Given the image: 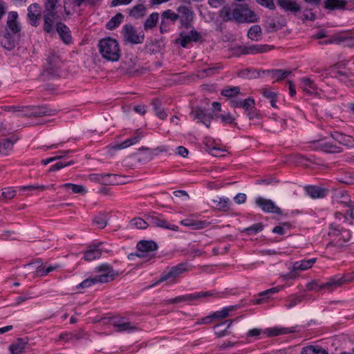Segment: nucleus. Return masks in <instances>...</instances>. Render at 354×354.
Instances as JSON below:
<instances>
[{
	"label": "nucleus",
	"instance_id": "1",
	"mask_svg": "<svg viewBox=\"0 0 354 354\" xmlns=\"http://www.w3.org/2000/svg\"><path fill=\"white\" fill-rule=\"evenodd\" d=\"M335 221L329 225L328 236L330 237V241L326 244V248L334 252L341 250L344 244L350 241L351 238V232L345 229L343 223L348 222V218L345 214L340 212H336L334 214Z\"/></svg>",
	"mask_w": 354,
	"mask_h": 354
},
{
	"label": "nucleus",
	"instance_id": "2",
	"mask_svg": "<svg viewBox=\"0 0 354 354\" xmlns=\"http://www.w3.org/2000/svg\"><path fill=\"white\" fill-rule=\"evenodd\" d=\"M94 272L96 273L95 276L84 279L77 287L85 288L96 283H109L114 281L120 275V272L114 270L113 267L107 263L97 266L95 268Z\"/></svg>",
	"mask_w": 354,
	"mask_h": 354
},
{
	"label": "nucleus",
	"instance_id": "3",
	"mask_svg": "<svg viewBox=\"0 0 354 354\" xmlns=\"http://www.w3.org/2000/svg\"><path fill=\"white\" fill-rule=\"evenodd\" d=\"M97 47L99 54L106 62H118L122 56V51L118 41L111 37L100 39L98 41Z\"/></svg>",
	"mask_w": 354,
	"mask_h": 354
},
{
	"label": "nucleus",
	"instance_id": "4",
	"mask_svg": "<svg viewBox=\"0 0 354 354\" xmlns=\"http://www.w3.org/2000/svg\"><path fill=\"white\" fill-rule=\"evenodd\" d=\"M158 248L156 242L152 240L140 241L136 245L138 257L145 259V261H150L156 258V254L153 252L157 250Z\"/></svg>",
	"mask_w": 354,
	"mask_h": 354
},
{
	"label": "nucleus",
	"instance_id": "5",
	"mask_svg": "<svg viewBox=\"0 0 354 354\" xmlns=\"http://www.w3.org/2000/svg\"><path fill=\"white\" fill-rule=\"evenodd\" d=\"M219 297V294L215 290L209 291H201L184 295H180L168 300V303L174 304L180 302H190L192 301L204 299L207 297Z\"/></svg>",
	"mask_w": 354,
	"mask_h": 354
},
{
	"label": "nucleus",
	"instance_id": "6",
	"mask_svg": "<svg viewBox=\"0 0 354 354\" xmlns=\"http://www.w3.org/2000/svg\"><path fill=\"white\" fill-rule=\"evenodd\" d=\"M46 61L47 63L45 69L43 71V75L46 76L48 79L59 77L63 65L60 57L53 53L47 58Z\"/></svg>",
	"mask_w": 354,
	"mask_h": 354
},
{
	"label": "nucleus",
	"instance_id": "7",
	"mask_svg": "<svg viewBox=\"0 0 354 354\" xmlns=\"http://www.w3.org/2000/svg\"><path fill=\"white\" fill-rule=\"evenodd\" d=\"M186 270L187 264L185 263H181L172 266L168 271L164 272L158 280L150 287H154L155 286L166 281H169L170 282L174 283L175 279Z\"/></svg>",
	"mask_w": 354,
	"mask_h": 354
},
{
	"label": "nucleus",
	"instance_id": "8",
	"mask_svg": "<svg viewBox=\"0 0 354 354\" xmlns=\"http://www.w3.org/2000/svg\"><path fill=\"white\" fill-rule=\"evenodd\" d=\"M105 243L95 241L87 247L84 258L87 261H91L100 258L102 252H109L110 250L106 248Z\"/></svg>",
	"mask_w": 354,
	"mask_h": 354
},
{
	"label": "nucleus",
	"instance_id": "9",
	"mask_svg": "<svg viewBox=\"0 0 354 354\" xmlns=\"http://www.w3.org/2000/svg\"><path fill=\"white\" fill-rule=\"evenodd\" d=\"M122 34L126 42L138 44L144 41L143 33L137 32V30L131 24H125L122 28Z\"/></svg>",
	"mask_w": 354,
	"mask_h": 354
},
{
	"label": "nucleus",
	"instance_id": "10",
	"mask_svg": "<svg viewBox=\"0 0 354 354\" xmlns=\"http://www.w3.org/2000/svg\"><path fill=\"white\" fill-rule=\"evenodd\" d=\"M176 10L181 26L186 29L190 28L194 16L192 8L187 6H180Z\"/></svg>",
	"mask_w": 354,
	"mask_h": 354
},
{
	"label": "nucleus",
	"instance_id": "11",
	"mask_svg": "<svg viewBox=\"0 0 354 354\" xmlns=\"http://www.w3.org/2000/svg\"><path fill=\"white\" fill-rule=\"evenodd\" d=\"M147 220L150 226L153 227H160L174 232H178L179 230L178 225L171 224L169 221L165 219L164 216L161 214L150 216Z\"/></svg>",
	"mask_w": 354,
	"mask_h": 354
},
{
	"label": "nucleus",
	"instance_id": "12",
	"mask_svg": "<svg viewBox=\"0 0 354 354\" xmlns=\"http://www.w3.org/2000/svg\"><path fill=\"white\" fill-rule=\"evenodd\" d=\"M255 204L266 213H272L277 215H281L282 210L279 207L270 199L264 198L259 196L255 200Z\"/></svg>",
	"mask_w": 354,
	"mask_h": 354
},
{
	"label": "nucleus",
	"instance_id": "13",
	"mask_svg": "<svg viewBox=\"0 0 354 354\" xmlns=\"http://www.w3.org/2000/svg\"><path fill=\"white\" fill-rule=\"evenodd\" d=\"M191 115H193L194 120H197V122L203 123L207 128L210 127L213 118L212 113L208 112L205 109L198 106L192 111Z\"/></svg>",
	"mask_w": 354,
	"mask_h": 354
},
{
	"label": "nucleus",
	"instance_id": "14",
	"mask_svg": "<svg viewBox=\"0 0 354 354\" xmlns=\"http://www.w3.org/2000/svg\"><path fill=\"white\" fill-rule=\"evenodd\" d=\"M351 281V279H348L346 275H336L330 278L328 281L322 283L319 286V288L320 290L326 289L332 291Z\"/></svg>",
	"mask_w": 354,
	"mask_h": 354
},
{
	"label": "nucleus",
	"instance_id": "15",
	"mask_svg": "<svg viewBox=\"0 0 354 354\" xmlns=\"http://www.w3.org/2000/svg\"><path fill=\"white\" fill-rule=\"evenodd\" d=\"M238 22L254 23L257 21V15L246 6H238Z\"/></svg>",
	"mask_w": 354,
	"mask_h": 354
},
{
	"label": "nucleus",
	"instance_id": "16",
	"mask_svg": "<svg viewBox=\"0 0 354 354\" xmlns=\"http://www.w3.org/2000/svg\"><path fill=\"white\" fill-rule=\"evenodd\" d=\"M24 117L28 118H38L42 117L45 115H50V110L48 109L46 106H28L24 107Z\"/></svg>",
	"mask_w": 354,
	"mask_h": 354
},
{
	"label": "nucleus",
	"instance_id": "17",
	"mask_svg": "<svg viewBox=\"0 0 354 354\" xmlns=\"http://www.w3.org/2000/svg\"><path fill=\"white\" fill-rule=\"evenodd\" d=\"M312 147L315 149L330 153H337L342 151V148L330 142H324L322 140H315L312 142Z\"/></svg>",
	"mask_w": 354,
	"mask_h": 354
},
{
	"label": "nucleus",
	"instance_id": "18",
	"mask_svg": "<svg viewBox=\"0 0 354 354\" xmlns=\"http://www.w3.org/2000/svg\"><path fill=\"white\" fill-rule=\"evenodd\" d=\"M41 15L39 5L37 3L30 4L28 8V19L29 24L35 27L38 26Z\"/></svg>",
	"mask_w": 354,
	"mask_h": 354
},
{
	"label": "nucleus",
	"instance_id": "19",
	"mask_svg": "<svg viewBox=\"0 0 354 354\" xmlns=\"http://www.w3.org/2000/svg\"><path fill=\"white\" fill-rule=\"evenodd\" d=\"M306 194L313 199L324 198L328 194V189L316 185H307L304 187Z\"/></svg>",
	"mask_w": 354,
	"mask_h": 354
},
{
	"label": "nucleus",
	"instance_id": "20",
	"mask_svg": "<svg viewBox=\"0 0 354 354\" xmlns=\"http://www.w3.org/2000/svg\"><path fill=\"white\" fill-rule=\"evenodd\" d=\"M238 6L232 8L230 6H224L219 11V16L225 21L235 20L238 21Z\"/></svg>",
	"mask_w": 354,
	"mask_h": 354
},
{
	"label": "nucleus",
	"instance_id": "21",
	"mask_svg": "<svg viewBox=\"0 0 354 354\" xmlns=\"http://www.w3.org/2000/svg\"><path fill=\"white\" fill-rule=\"evenodd\" d=\"M88 179L92 182L109 185L115 183V175L112 174H91L88 175Z\"/></svg>",
	"mask_w": 354,
	"mask_h": 354
},
{
	"label": "nucleus",
	"instance_id": "22",
	"mask_svg": "<svg viewBox=\"0 0 354 354\" xmlns=\"http://www.w3.org/2000/svg\"><path fill=\"white\" fill-rule=\"evenodd\" d=\"M261 72L262 76L263 75H268L270 77L271 80H273L274 82H279L282 80L286 78L291 73L290 71L282 69H262Z\"/></svg>",
	"mask_w": 354,
	"mask_h": 354
},
{
	"label": "nucleus",
	"instance_id": "23",
	"mask_svg": "<svg viewBox=\"0 0 354 354\" xmlns=\"http://www.w3.org/2000/svg\"><path fill=\"white\" fill-rule=\"evenodd\" d=\"M286 24V19L281 17L279 19H268L265 22V27L268 32H273L281 29Z\"/></svg>",
	"mask_w": 354,
	"mask_h": 354
},
{
	"label": "nucleus",
	"instance_id": "24",
	"mask_svg": "<svg viewBox=\"0 0 354 354\" xmlns=\"http://www.w3.org/2000/svg\"><path fill=\"white\" fill-rule=\"evenodd\" d=\"M199 38V33L196 30L192 29L189 35L181 32L180 34V37L177 39L176 42L180 44L183 48H187V45L191 41H197Z\"/></svg>",
	"mask_w": 354,
	"mask_h": 354
},
{
	"label": "nucleus",
	"instance_id": "25",
	"mask_svg": "<svg viewBox=\"0 0 354 354\" xmlns=\"http://www.w3.org/2000/svg\"><path fill=\"white\" fill-rule=\"evenodd\" d=\"M281 289V287H273L266 290L260 292L256 295V298L253 299L254 304H261L268 301L271 295L278 292Z\"/></svg>",
	"mask_w": 354,
	"mask_h": 354
},
{
	"label": "nucleus",
	"instance_id": "26",
	"mask_svg": "<svg viewBox=\"0 0 354 354\" xmlns=\"http://www.w3.org/2000/svg\"><path fill=\"white\" fill-rule=\"evenodd\" d=\"M18 13L11 11L8 15L7 26L12 34H17L21 31V26L17 21Z\"/></svg>",
	"mask_w": 354,
	"mask_h": 354
},
{
	"label": "nucleus",
	"instance_id": "27",
	"mask_svg": "<svg viewBox=\"0 0 354 354\" xmlns=\"http://www.w3.org/2000/svg\"><path fill=\"white\" fill-rule=\"evenodd\" d=\"M232 323L233 321L232 319H227L215 325L214 329L216 337L220 338L230 334L229 328Z\"/></svg>",
	"mask_w": 354,
	"mask_h": 354
},
{
	"label": "nucleus",
	"instance_id": "28",
	"mask_svg": "<svg viewBox=\"0 0 354 354\" xmlns=\"http://www.w3.org/2000/svg\"><path fill=\"white\" fill-rule=\"evenodd\" d=\"M230 105L234 108H243L246 111L254 108L255 102L251 97L245 100L234 99L231 100Z\"/></svg>",
	"mask_w": 354,
	"mask_h": 354
},
{
	"label": "nucleus",
	"instance_id": "29",
	"mask_svg": "<svg viewBox=\"0 0 354 354\" xmlns=\"http://www.w3.org/2000/svg\"><path fill=\"white\" fill-rule=\"evenodd\" d=\"M277 5L286 12H297L301 7L295 0H277Z\"/></svg>",
	"mask_w": 354,
	"mask_h": 354
},
{
	"label": "nucleus",
	"instance_id": "30",
	"mask_svg": "<svg viewBox=\"0 0 354 354\" xmlns=\"http://www.w3.org/2000/svg\"><path fill=\"white\" fill-rule=\"evenodd\" d=\"M55 12L44 11V30L48 33H54V19Z\"/></svg>",
	"mask_w": 354,
	"mask_h": 354
},
{
	"label": "nucleus",
	"instance_id": "31",
	"mask_svg": "<svg viewBox=\"0 0 354 354\" xmlns=\"http://www.w3.org/2000/svg\"><path fill=\"white\" fill-rule=\"evenodd\" d=\"M273 48L267 44L246 45V55H256L266 53Z\"/></svg>",
	"mask_w": 354,
	"mask_h": 354
},
{
	"label": "nucleus",
	"instance_id": "32",
	"mask_svg": "<svg viewBox=\"0 0 354 354\" xmlns=\"http://www.w3.org/2000/svg\"><path fill=\"white\" fill-rule=\"evenodd\" d=\"M180 224L183 226L190 227L193 230H201L209 225L207 221H198L192 218H185L180 221Z\"/></svg>",
	"mask_w": 354,
	"mask_h": 354
},
{
	"label": "nucleus",
	"instance_id": "33",
	"mask_svg": "<svg viewBox=\"0 0 354 354\" xmlns=\"http://www.w3.org/2000/svg\"><path fill=\"white\" fill-rule=\"evenodd\" d=\"M262 69L259 70L254 68H247L238 73L239 77L241 78L252 80L262 77Z\"/></svg>",
	"mask_w": 354,
	"mask_h": 354
},
{
	"label": "nucleus",
	"instance_id": "34",
	"mask_svg": "<svg viewBox=\"0 0 354 354\" xmlns=\"http://www.w3.org/2000/svg\"><path fill=\"white\" fill-rule=\"evenodd\" d=\"M333 201L337 204H341L344 207H347L352 202L350 196L345 191H337L333 197Z\"/></svg>",
	"mask_w": 354,
	"mask_h": 354
},
{
	"label": "nucleus",
	"instance_id": "35",
	"mask_svg": "<svg viewBox=\"0 0 354 354\" xmlns=\"http://www.w3.org/2000/svg\"><path fill=\"white\" fill-rule=\"evenodd\" d=\"M316 259H302L295 261L292 266L293 271H302L310 268L315 263Z\"/></svg>",
	"mask_w": 354,
	"mask_h": 354
},
{
	"label": "nucleus",
	"instance_id": "36",
	"mask_svg": "<svg viewBox=\"0 0 354 354\" xmlns=\"http://www.w3.org/2000/svg\"><path fill=\"white\" fill-rule=\"evenodd\" d=\"M344 42H347L346 45L349 46H352L354 45V37H344L341 35H335L333 39H330L328 40L321 42L322 44H342Z\"/></svg>",
	"mask_w": 354,
	"mask_h": 354
},
{
	"label": "nucleus",
	"instance_id": "37",
	"mask_svg": "<svg viewBox=\"0 0 354 354\" xmlns=\"http://www.w3.org/2000/svg\"><path fill=\"white\" fill-rule=\"evenodd\" d=\"M17 140V138H15L2 139L0 141V153L5 156L8 155Z\"/></svg>",
	"mask_w": 354,
	"mask_h": 354
},
{
	"label": "nucleus",
	"instance_id": "38",
	"mask_svg": "<svg viewBox=\"0 0 354 354\" xmlns=\"http://www.w3.org/2000/svg\"><path fill=\"white\" fill-rule=\"evenodd\" d=\"M294 332H295V330H293L290 328H278V327L269 328L264 330L265 334H266V335L268 337L278 336L280 335L292 333Z\"/></svg>",
	"mask_w": 354,
	"mask_h": 354
},
{
	"label": "nucleus",
	"instance_id": "39",
	"mask_svg": "<svg viewBox=\"0 0 354 354\" xmlns=\"http://www.w3.org/2000/svg\"><path fill=\"white\" fill-rule=\"evenodd\" d=\"M300 80L304 92L309 94H313L317 92V86L313 80L306 77L301 78Z\"/></svg>",
	"mask_w": 354,
	"mask_h": 354
},
{
	"label": "nucleus",
	"instance_id": "40",
	"mask_svg": "<svg viewBox=\"0 0 354 354\" xmlns=\"http://www.w3.org/2000/svg\"><path fill=\"white\" fill-rule=\"evenodd\" d=\"M27 342L22 339H18L15 343L10 346L9 349L11 354H23Z\"/></svg>",
	"mask_w": 354,
	"mask_h": 354
},
{
	"label": "nucleus",
	"instance_id": "41",
	"mask_svg": "<svg viewBox=\"0 0 354 354\" xmlns=\"http://www.w3.org/2000/svg\"><path fill=\"white\" fill-rule=\"evenodd\" d=\"M345 6L346 2L343 0H326L324 2L325 8L330 10H343Z\"/></svg>",
	"mask_w": 354,
	"mask_h": 354
},
{
	"label": "nucleus",
	"instance_id": "42",
	"mask_svg": "<svg viewBox=\"0 0 354 354\" xmlns=\"http://www.w3.org/2000/svg\"><path fill=\"white\" fill-rule=\"evenodd\" d=\"M236 306H228L223 308L220 310L213 313V316L215 320L222 319L229 316L230 313L233 310H236Z\"/></svg>",
	"mask_w": 354,
	"mask_h": 354
},
{
	"label": "nucleus",
	"instance_id": "43",
	"mask_svg": "<svg viewBox=\"0 0 354 354\" xmlns=\"http://www.w3.org/2000/svg\"><path fill=\"white\" fill-rule=\"evenodd\" d=\"M159 19V14L156 12H152L144 23V29L147 31L156 27Z\"/></svg>",
	"mask_w": 354,
	"mask_h": 354
},
{
	"label": "nucleus",
	"instance_id": "44",
	"mask_svg": "<svg viewBox=\"0 0 354 354\" xmlns=\"http://www.w3.org/2000/svg\"><path fill=\"white\" fill-rule=\"evenodd\" d=\"M263 228L264 225L261 223H256L250 227L243 228L241 230V232L244 233L246 235L251 236L261 232Z\"/></svg>",
	"mask_w": 354,
	"mask_h": 354
},
{
	"label": "nucleus",
	"instance_id": "45",
	"mask_svg": "<svg viewBox=\"0 0 354 354\" xmlns=\"http://www.w3.org/2000/svg\"><path fill=\"white\" fill-rule=\"evenodd\" d=\"M123 19L124 16L122 13H117L106 23V28L110 30H114L120 26Z\"/></svg>",
	"mask_w": 354,
	"mask_h": 354
},
{
	"label": "nucleus",
	"instance_id": "46",
	"mask_svg": "<svg viewBox=\"0 0 354 354\" xmlns=\"http://www.w3.org/2000/svg\"><path fill=\"white\" fill-rule=\"evenodd\" d=\"M330 74L332 77L337 78L339 76L343 77V78L339 79L342 82H344L347 86H353V82L351 80L348 79L346 73L339 69H336L333 71L330 69Z\"/></svg>",
	"mask_w": 354,
	"mask_h": 354
},
{
	"label": "nucleus",
	"instance_id": "47",
	"mask_svg": "<svg viewBox=\"0 0 354 354\" xmlns=\"http://www.w3.org/2000/svg\"><path fill=\"white\" fill-rule=\"evenodd\" d=\"M248 37L253 41H259L262 37L261 28L259 25H254L248 30Z\"/></svg>",
	"mask_w": 354,
	"mask_h": 354
},
{
	"label": "nucleus",
	"instance_id": "48",
	"mask_svg": "<svg viewBox=\"0 0 354 354\" xmlns=\"http://www.w3.org/2000/svg\"><path fill=\"white\" fill-rule=\"evenodd\" d=\"M213 204L215 205L216 209L221 211H227L229 209L230 200L226 197H218L212 200Z\"/></svg>",
	"mask_w": 354,
	"mask_h": 354
},
{
	"label": "nucleus",
	"instance_id": "49",
	"mask_svg": "<svg viewBox=\"0 0 354 354\" xmlns=\"http://www.w3.org/2000/svg\"><path fill=\"white\" fill-rule=\"evenodd\" d=\"M107 221L108 214L104 212H100L93 220V223L100 229H104L107 225Z\"/></svg>",
	"mask_w": 354,
	"mask_h": 354
},
{
	"label": "nucleus",
	"instance_id": "50",
	"mask_svg": "<svg viewBox=\"0 0 354 354\" xmlns=\"http://www.w3.org/2000/svg\"><path fill=\"white\" fill-rule=\"evenodd\" d=\"M1 46L8 50H12L15 47V41L11 37L10 32H6L3 36V38L0 40Z\"/></svg>",
	"mask_w": 354,
	"mask_h": 354
},
{
	"label": "nucleus",
	"instance_id": "51",
	"mask_svg": "<svg viewBox=\"0 0 354 354\" xmlns=\"http://www.w3.org/2000/svg\"><path fill=\"white\" fill-rule=\"evenodd\" d=\"M146 13V8L142 4H138L133 6L129 12V15L136 19L143 17Z\"/></svg>",
	"mask_w": 354,
	"mask_h": 354
},
{
	"label": "nucleus",
	"instance_id": "52",
	"mask_svg": "<svg viewBox=\"0 0 354 354\" xmlns=\"http://www.w3.org/2000/svg\"><path fill=\"white\" fill-rule=\"evenodd\" d=\"M240 93V87L227 86L221 91V94L224 97L232 98L236 97Z\"/></svg>",
	"mask_w": 354,
	"mask_h": 354
},
{
	"label": "nucleus",
	"instance_id": "53",
	"mask_svg": "<svg viewBox=\"0 0 354 354\" xmlns=\"http://www.w3.org/2000/svg\"><path fill=\"white\" fill-rule=\"evenodd\" d=\"M149 223L141 218H134L130 221V226L137 229L144 230L149 226Z\"/></svg>",
	"mask_w": 354,
	"mask_h": 354
},
{
	"label": "nucleus",
	"instance_id": "54",
	"mask_svg": "<svg viewBox=\"0 0 354 354\" xmlns=\"http://www.w3.org/2000/svg\"><path fill=\"white\" fill-rule=\"evenodd\" d=\"M116 331L118 332H127L132 333L138 330V328L133 323L126 320L123 324L120 325V327L117 328Z\"/></svg>",
	"mask_w": 354,
	"mask_h": 354
},
{
	"label": "nucleus",
	"instance_id": "55",
	"mask_svg": "<svg viewBox=\"0 0 354 354\" xmlns=\"http://www.w3.org/2000/svg\"><path fill=\"white\" fill-rule=\"evenodd\" d=\"M153 107L156 111V115L161 120H165L167 117V114L159 105V101L158 100H153L152 101Z\"/></svg>",
	"mask_w": 354,
	"mask_h": 354
},
{
	"label": "nucleus",
	"instance_id": "56",
	"mask_svg": "<svg viewBox=\"0 0 354 354\" xmlns=\"http://www.w3.org/2000/svg\"><path fill=\"white\" fill-rule=\"evenodd\" d=\"M225 124H236L234 117L229 112L220 114L217 116Z\"/></svg>",
	"mask_w": 354,
	"mask_h": 354
},
{
	"label": "nucleus",
	"instance_id": "57",
	"mask_svg": "<svg viewBox=\"0 0 354 354\" xmlns=\"http://www.w3.org/2000/svg\"><path fill=\"white\" fill-rule=\"evenodd\" d=\"M161 17L163 19L165 18L167 20H169L171 22L174 24L177 19H178V12L176 13L173 10L168 9L162 12Z\"/></svg>",
	"mask_w": 354,
	"mask_h": 354
},
{
	"label": "nucleus",
	"instance_id": "58",
	"mask_svg": "<svg viewBox=\"0 0 354 354\" xmlns=\"http://www.w3.org/2000/svg\"><path fill=\"white\" fill-rule=\"evenodd\" d=\"M66 26L63 24L58 22L56 24V31L59 34L61 39L64 43L66 44V32L65 31Z\"/></svg>",
	"mask_w": 354,
	"mask_h": 354
},
{
	"label": "nucleus",
	"instance_id": "59",
	"mask_svg": "<svg viewBox=\"0 0 354 354\" xmlns=\"http://www.w3.org/2000/svg\"><path fill=\"white\" fill-rule=\"evenodd\" d=\"M25 267H28V268L35 269V274L37 276V271L39 270H42L44 266H43V262H42L41 259H35V260L32 261V262L26 264L25 266Z\"/></svg>",
	"mask_w": 354,
	"mask_h": 354
},
{
	"label": "nucleus",
	"instance_id": "60",
	"mask_svg": "<svg viewBox=\"0 0 354 354\" xmlns=\"http://www.w3.org/2000/svg\"><path fill=\"white\" fill-rule=\"evenodd\" d=\"M15 195L16 191L10 187H6L2 189L1 197L3 199H12Z\"/></svg>",
	"mask_w": 354,
	"mask_h": 354
},
{
	"label": "nucleus",
	"instance_id": "61",
	"mask_svg": "<svg viewBox=\"0 0 354 354\" xmlns=\"http://www.w3.org/2000/svg\"><path fill=\"white\" fill-rule=\"evenodd\" d=\"M302 299V296H290L288 299V303L286 305V308L290 309L297 306L301 302Z\"/></svg>",
	"mask_w": 354,
	"mask_h": 354
},
{
	"label": "nucleus",
	"instance_id": "62",
	"mask_svg": "<svg viewBox=\"0 0 354 354\" xmlns=\"http://www.w3.org/2000/svg\"><path fill=\"white\" fill-rule=\"evenodd\" d=\"M57 0H46L44 3V12H55Z\"/></svg>",
	"mask_w": 354,
	"mask_h": 354
},
{
	"label": "nucleus",
	"instance_id": "63",
	"mask_svg": "<svg viewBox=\"0 0 354 354\" xmlns=\"http://www.w3.org/2000/svg\"><path fill=\"white\" fill-rule=\"evenodd\" d=\"M145 137V133L140 129L136 130L134 135L129 138L133 145L138 143Z\"/></svg>",
	"mask_w": 354,
	"mask_h": 354
},
{
	"label": "nucleus",
	"instance_id": "64",
	"mask_svg": "<svg viewBox=\"0 0 354 354\" xmlns=\"http://www.w3.org/2000/svg\"><path fill=\"white\" fill-rule=\"evenodd\" d=\"M330 136L337 142L339 144L343 145L344 142H345V139L347 135L340 133L339 131H334L330 133Z\"/></svg>",
	"mask_w": 354,
	"mask_h": 354
}]
</instances>
